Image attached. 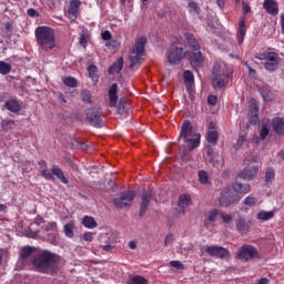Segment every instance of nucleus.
I'll return each instance as SVG.
<instances>
[{
    "label": "nucleus",
    "instance_id": "nucleus-24",
    "mask_svg": "<svg viewBox=\"0 0 284 284\" xmlns=\"http://www.w3.org/2000/svg\"><path fill=\"white\" fill-rule=\"evenodd\" d=\"M273 131L276 134H284V120L283 118H274L271 122Z\"/></svg>",
    "mask_w": 284,
    "mask_h": 284
},
{
    "label": "nucleus",
    "instance_id": "nucleus-8",
    "mask_svg": "<svg viewBox=\"0 0 284 284\" xmlns=\"http://www.w3.org/2000/svg\"><path fill=\"white\" fill-rule=\"evenodd\" d=\"M237 258L242 263H250V261H254V258H258V250L255 246L250 244H244L237 251Z\"/></svg>",
    "mask_w": 284,
    "mask_h": 284
},
{
    "label": "nucleus",
    "instance_id": "nucleus-30",
    "mask_svg": "<svg viewBox=\"0 0 284 284\" xmlns=\"http://www.w3.org/2000/svg\"><path fill=\"white\" fill-rule=\"evenodd\" d=\"M185 39L189 43V45L196 52L197 50H201V45L199 44V41H196V38H194V34L192 33H186Z\"/></svg>",
    "mask_w": 284,
    "mask_h": 284
},
{
    "label": "nucleus",
    "instance_id": "nucleus-38",
    "mask_svg": "<svg viewBox=\"0 0 284 284\" xmlns=\"http://www.w3.org/2000/svg\"><path fill=\"white\" fill-rule=\"evenodd\" d=\"M243 203L246 207H254L258 203V197L251 194L244 199Z\"/></svg>",
    "mask_w": 284,
    "mask_h": 284
},
{
    "label": "nucleus",
    "instance_id": "nucleus-45",
    "mask_svg": "<svg viewBox=\"0 0 284 284\" xmlns=\"http://www.w3.org/2000/svg\"><path fill=\"white\" fill-rule=\"evenodd\" d=\"M80 97L84 103H92V93H90V91L83 90Z\"/></svg>",
    "mask_w": 284,
    "mask_h": 284
},
{
    "label": "nucleus",
    "instance_id": "nucleus-52",
    "mask_svg": "<svg viewBox=\"0 0 284 284\" xmlns=\"http://www.w3.org/2000/svg\"><path fill=\"white\" fill-rule=\"evenodd\" d=\"M80 45L85 47L88 44V34L81 33L79 38Z\"/></svg>",
    "mask_w": 284,
    "mask_h": 284
},
{
    "label": "nucleus",
    "instance_id": "nucleus-64",
    "mask_svg": "<svg viewBox=\"0 0 284 284\" xmlns=\"http://www.w3.org/2000/svg\"><path fill=\"white\" fill-rule=\"evenodd\" d=\"M129 247H130V250H134L136 247V242L130 241L129 242Z\"/></svg>",
    "mask_w": 284,
    "mask_h": 284
},
{
    "label": "nucleus",
    "instance_id": "nucleus-58",
    "mask_svg": "<svg viewBox=\"0 0 284 284\" xmlns=\"http://www.w3.org/2000/svg\"><path fill=\"white\" fill-rule=\"evenodd\" d=\"M83 239H84V241H87L88 243H92L94 236L92 235V233L85 232V233L83 234Z\"/></svg>",
    "mask_w": 284,
    "mask_h": 284
},
{
    "label": "nucleus",
    "instance_id": "nucleus-54",
    "mask_svg": "<svg viewBox=\"0 0 284 284\" xmlns=\"http://www.w3.org/2000/svg\"><path fill=\"white\" fill-rule=\"evenodd\" d=\"M101 39H102L103 41H110V39H112V33H111L109 30L103 31V32L101 33Z\"/></svg>",
    "mask_w": 284,
    "mask_h": 284
},
{
    "label": "nucleus",
    "instance_id": "nucleus-63",
    "mask_svg": "<svg viewBox=\"0 0 284 284\" xmlns=\"http://www.w3.org/2000/svg\"><path fill=\"white\" fill-rule=\"evenodd\" d=\"M280 23H281L282 34H284V13L281 14Z\"/></svg>",
    "mask_w": 284,
    "mask_h": 284
},
{
    "label": "nucleus",
    "instance_id": "nucleus-40",
    "mask_svg": "<svg viewBox=\"0 0 284 284\" xmlns=\"http://www.w3.org/2000/svg\"><path fill=\"white\" fill-rule=\"evenodd\" d=\"M63 83L67 85V88H78L79 85V81L73 77L64 78Z\"/></svg>",
    "mask_w": 284,
    "mask_h": 284
},
{
    "label": "nucleus",
    "instance_id": "nucleus-34",
    "mask_svg": "<svg viewBox=\"0 0 284 284\" xmlns=\"http://www.w3.org/2000/svg\"><path fill=\"white\" fill-rule=\"evenodd\" d=\"M42 229L44 230V232H50L52 236H54L58 233L57 222H44Z\"/></svg>",
    "mask_w": 284,
    "mask_h": 284
},
{
    "label": "nucleus",
    "instance_id": "nucleus-41",
    "mask_svg": "<svg viewBox=\"0 0 284 284\" xmlns=\"http://www.w3.org/2000/svg\"><path fill=\"white\" fill-rule=\"evenodd\" d=\"M189 12L191 14H201V7H199V3L191 1L189 2Z\"/></svg>",
    "mask_w": 284,
    "mask_h": 284
},
{
    "label": "nucleus",
    "instance_id": "nucleus-16",
    "mask_svg": "<svg viewBox=\"0 0 284 284\" xmlns=\"http://www.w3.org/2000/svg\"><path fill=\"white\" fill-rule=\"evenodd\" d=\"M232 190L235 191L236 194H250L251 192V186L250 183H242L239 180H235L232 182Z\"/></svg>",
    "mask_w": 284,
    "mask_h": 284
},
{
    "label": "nucleus",
    "instance_id": "nucleus-53",
    "mask_svg": "<svg viewBox=\"0 0 284 284\" xmlns=\"http://www.w3.org/2000/svg\"><path fill=\"white\" fill-rule=\"evenodd\" d=\"M219 103V98L216 95H209L207 97V104L209 105H216Z\"/></svg>",
    "mask_w": 284,
    "mask_h": 284
},
{
    "label": "nucleus",
    "instance_id": "nucleus-19",
    "mask_svg": "<svg viewBox=\"0 0 284 284\" xmlns=\"http://www.w3.org/2000/svg\"><path fill=\"white\" fill-rule=\"evenodd\" d=\"M119 85L113 83L109 89V105L110 108H116V102L119 101L118 94Z\"/></svg>",
    "mask_w": 284,
    "mask_h": 284
},
{
    "label": "nucleus",
    "instance_id": "nucleus-48",
    "mask_svg": "<svg viewBox=\"0 0 284 284\" xmlns=\"http://www.w3.org/2000/svg\"><path fill=\"white\" fill-rule=\"evenodd\" d=\"M131 284H148V280L143 276L136 275L131 278Z\"/></svg>",
    "mask_w": 284,
    "mask_h": 284
},
{
    "label": "nucleus",
    "instance_id": "nucleus-15",
    "mask_svg": "<svg viewBox=\"0 0 284 284\" xmlns=\"http://www.w3.org/2000/svg\"><path fill=\"white\" fill-rule=\"evenodd\" d=\"M227 192H230V189H226L225 193H221L220 205H222V207H230L232 203H236L241 200L239 196L230 195Z\"/></svg>",
    "mask_w": 284,
    "mask_h": 284
},
{
    "label": "nucleus",
    "instance_id": "nucleus-61",
    "mask_svg": "<svg viewBox=\"0 0 284 284\" xmlns=\"http://www.w3.org/2000/svg\"><path fill=\"white\" fill-rule=\"evenodd\" d=\"M101 248L104 252H112V250H114V246L112 244H105V245H102Z\"/></svg>",
    "mask_w": 284,
    "mask_h": 284
},
{
    "label": "nucleus",
    "instance_id": "nucleus-12",
    "mask_svg": "<svg viewBox=\"0 0 284 284\" xmlns=\"http://www.w3.org/2000/svg\"><path fill=\"white\" fill-rule=\"evenodd\" d=\"M205 252L214 258H230V252L223 246H206Z\"/></svg>",
    "mask_w": 284,
    "mask_h": 284
},
{
    "label": "nucleus",
    "instance_id": "nucleus-32",
    "mask_svg": "<svg viewBox=\"0 0 284 284\" xmlns=\"http://www.w3.org/2000/svg\"><path fill=\"white\" fill-rule=\"evenodd\" d=\"M248 116H258V102L255 99H251L250 101Z\"/></svg>",
    "mask_w": 284,
    "mask_h": 284
},
{
    "label": "nucleus",
    "instance_id": "nucleus-60",
    "mask_svg": "<svg viewBox=\"0 0 284 284\" xmlns=\"http://www.w3.org/2000/svg\"><path fill=\"white\" fill-rule=\"evenodd\" d=\"M36 225H45V220L42 216H37L34 220Z\"/></svg>",
    "mask_w": 284,
    "mask_h": 284
},
{
    "label": "nucleus",
    "instance_id": "nucleus-21",
    "mask_svg": "<svg viewBox=\"0 0 284 284\" xmlns=\"http://www.w3.org/2000/svg\"><path fill=\"white\" fill-rule=\"evenodd\" d=\"M190 63L193 67L203 68V64L205 63V58H203V53L201 51H194L191 54Z\"/></svg>",
    "mask_w": 284,
    "mask_h": 284
},
{
    "label": "nucleus",
    "instance_id": "nucleus-3",
    "mask_svg": "<svg viewBox=\"0 0 284 284\" xmlns=\"http://www.w3.org/2000/svg\"><path fill=\"white\" fill-rule=\"evenodd\" d=\"M234 71L227 65L215 62L212 68V88L215 90H224L227 85V79H232Z\"/></svg>",
    "mask_w": 284,
    "mask_h": 284
},
{
    "label": "nucleus",
    "instance_id": "nucleus-56",
    "mask_svg": "<svg viewBox=\"0 0 284 284\" xmlns=\"http://www.w3.org/2000/svg\"><path fill=\"white\" fill-rule=\"evenodd\" d=\"M242 7H243L244 14H250V12H252V8L250 7V3L243 1Z\"/></svg>",
    "mask_w": 284,
    "mask_h": 284
},
{
    "label": "nucleus",
    "instance_id": "nucleus-20",
    "mask_svg": "<svg viewBox=\"0 0 284 284\" xmlns=\"http://www.w3.org/2000/svg\"><path fill=\"white\" fill-rule=\"evenodd\" d=\"M263 8L266 10L267 14H272L273 17L278 14V2L275 0H264Z\"/></svg>",
    "mask_w": 284,
    "mask_h": 284
},
{
    "label": "nucleus",
    "instance_id": "nucleus-1",
    "mask_svg": "<svg viewBox=\"0 0 284 284\" xmlns=\"http://www.w3.org/2000/svg\"><path fill=\"white\" fill-rule=\"evenodd\" d=\"M31 265L40 274H54L59 270V255L42 250L32 257Z\"/></svg>",
    "mask_w": 284,
    "mask_h": 284
},
{
    "label": "nucleus",
    "instance_id": "nucleus-36",
    "mask_svg": "<svg viewBox=\"0 0 284 284\" xmlns=\"http://www.w3.org/2000/svg\"><path fill=\"white\" fill-rule=\"evenodd\" d=\"M197 176L201 185H211L210 175L204 170L199 171Z\"/></svg>",
    "mask_w": 284,
    "mask_h": 284
},
{
    "label": "nucleus",
    "instance_id": "nucleus-22",
    "mask_svg": "<svg viewBox=\"0 0 284 284\" xmlns=\"http://www.w3.org/2000/svg\"><path fill=\"white\" fill-rule=\"evenodd\" d=\"M190 203H192V197L187 194L180 195L179 199V207H180V214H185V210H187Z\"/></svg>",
    "mask_w": 284,
    "mask_h": 284
},
{
    "label": "nucleus",
    "instance_id": "nucleus-26",
    "mask_svg": "<svg viewBox=\"0 0 284 284\" xmlns=\"http://www.w3.org/2000/svg\"><path fill=\"white\" fill-rule=\"evenodd\" d=\"M236 230L240 232V234H247L250 232V225H247V222L243 217H239L235 221Z\"/></svg>",
    "mask_w": 284,
    "mask_h": 284
},
{
    "label": "nucleus",
    "instance_id": "nucleus-7",
    "mask_svg": "<svg viewBox=\"0 0 284 284\" xmlns=\"http://www.w3.org/2000/svg\"><path fill=\"white\" fill-rule=\"evenodd\" d=\"M258 61H264L263 65L267 72H276L281 63V57L274 51L261 53L260 57H256Z\"/></svg>",
    "mask_w": 284,
    "mask_h": 284
},
{
    "label": "nucleus",
    "instance_id": "nucleus-57",
    "mask_svg": "<svg viewBox=\"0 0 284 284\" xmlns=\"http://www.w3.org/2000/svg\"><path fill=\"white\" fill-rule=\"evenodd\" d=\"M248 123H250V125H257L258 115H250Z\"/></svg>",
    "mask_w": 284,
    "mask_h": 284
},
{
    "label": "nucleus",
    "instance_id": "nucleus-49",
    "mask_svg": "<svg viewBox=\"0 0 284 284\" xmlns=\"http://www.w3.org/2000/svg\"><path fill=\"white\" fill-rule=\"evenodd\" d=\"M42 176L43 179H47V181H54L52 172H50L48 169H42Z\"/></svg>",
    "mask_w": 284,
    "mask_h": 284
},
{
    "label": "nucleus",
    "instance_id": "nucleus-51",
    "mask_svg": "<svg viewBox=\"0 0 284 284\" xmlns=\"http://www.w3.org/2000/svg\"><path fill=\"white\" fill-rule=\"evenodd\" d=\"M221 219H222L223 223H232L234 217L230 214H225L224 212H222Z\"/></svg>",
    "mask_w": 284,
    "mask_h": 284
},
{
    "label": "nucleus",
    "instance_id": "nucleus-59",
    "mask_svg": "<svg viewBox=\"0 0 284 284\" xmlns=\"http://www.w3.org/2000/svg\"><path fill=\"white\" fill-rule=\"evenodd\" d=\"M27 14H29V17H39L38 10L32 8L27 10Z\"/></svg>",
    "mask_w": 284,
    "mask_h": 284
},
{
    "label": "nucleus",
    "instance_id": "nucleus-11",
    "mask_svg": "<svg viewBox=\"0 0 284 284\" xmlns=\"http://www.w3.org/2000/svg\"><path fill=\"white\" fill-rule=\"evenodd\" d=\"M205 159L207 163L213 165V168H216V170H221V168H223V160L219 158V153L214 151L213 145L207 146Z\"/></svg>",
    "mask_w": 284,
    "mask_h": 284
},
{
    "label": "nucleus",
    "instance_id": "nucleus-37",
    "mask_svg": "<svg viewBox=\"0 0 284 284\" xmlns=\"http://www.w3.org/2000/svg\"><path fill=\"white\" fill-rule=\"evenodd\" d=\"M12 72V64L0 61V74L6 75Z\"/></svg>",
    "mask_w": 284,
    "mask_h": 284
},
{
    "label": "nucleus",
    "instance_id": "nucleus-55",
    "mask_svg": "<svg viewBox=\"0 0 284 284\" xmlns=\"http://www.w3.org/2000/svg\"><path fill=\"white\" fill-rule=\"evenodd\" d=\"M171 267H174L175 270H183V264L181 261H171Z\"/></svg>",
    "mask_w": 284,
    "mask_h": 284
},
{
    "label": "nucleus",
    "instance_id": "nucleus-13",
    "mask_svg": "<svg viewBox=\"0 0 284 284\" xmlns=\"http://www.w3.org/2000/svg\"><path fill=\"white\" fill-rule=\"evenodd\" d=\"M87 121L92 125V128H103V119L99 111L90 110L87 112Z\"/></svg>",
    "mask_w": 284,
    "mask_h": 284
},
{
    "label": "nucleus",
    "instance_id": "nucleus-35",
    "mask_svg": "<svg viewBox=\"0 0 284 284\" xmlns=\"http://www.w3.org/2000/svg\"><path fill=\"white\" fill-rule=\"evenodd\" d=\"M63 232L68 239H74V221L69 222L63 226Z\"/></svg>",
    "mask_w": 284,
    "mask_h": 284
},
{
    "label": "nucleus",
    "instance_id": "nucleus-42",
    "mask_svg": "<svg viewBox=\"0 0 284 284\" xmlns=\"http://www.w3.org/2000/svg\"><path fill=\"white\" fill-rule=\"evenodd\" d=\"M222 211L219 209H213L209 212V217L207 220L210 221V223H214V221H216V217L221 216Z\"/></svg>",
    "mask_w": 284,
    "mask_h": 284
},
{
    "label": "nucleus",
    "instance_id": "nucleus-46",
    "mask_svg": "<svg viewBox=\"0 0 284 284\" xmlns=\"http://www.w3.org/2000/svg\"><path fill=\"white\" fill-rule=\"evenodd\" d=\"M32 254L31 246H24L20 251V258H28Z\"/></svg>",
    "mask_w": 284,
    "mask_h": 284
},
{
    "label": "nucleus",
    "instance_id": "nucleus-5",
    "mask_svg": "<svg viewBox=\"0 0 284 284\" xmlns=\"http://www.w3.org/2000/svg\"><path fill=\"white\" fill-rule=\"evenodd\" d=\"M145 43H148V38L142 36L135 40V44L130 51L129 59L131 61V68L134 70L141 65V60L145 55Z\"/></svg>",
    "mask_w": 284,
    "mask_h": 284
},
{
    "label": "nucleus",
    "instance_id": "nucleus-31",
    "mask_svg": "<svg viewBox=\"0 0 284 284\" xmlns=\"http://www.w3.org/2000/svg\"><path fill=\"white\" fill-rule=\"evenodd\" d=\"M89 77L93 83H99V68L94 64L89 65L88 68Z\"/></svg>",
    "mask_w": 284,
    "mask_h": 284
},
{
    "label": "nucleus",
    "instance_id": "nucleus-25",
    "mask_svg": "<svg viewBox=\"0 0 284 284\" xmlns=\"http://www.w3.org/2000/svg\"><path fill=\"white\" fill-rule=\"evenodd\" d=\"M123 57L118 58V60L109 68V74H119L123 70Z\"/></svg>",
    "mask_w": 284,
    "mask_h": 284
},
{
    "label": "nucleus",
    "instance_id": "nucleus-27",
    "mask_svg": "<svg viewBox=\"0 0 284 284\" xmlns=\"http://www.w3.org/2000/svg\"><path fill=\"white\" fill-rule=\"evenodd\" d=\"M82 225L87 227V230H94V227H98L99 224L97 223V220H94V217L85 215L82 219Z\"/></svg>",
    "mask_w": 284,
    "mask_h": 284
},
{
    "label": "nucleus",
    "instance_id": "nucleus-2",
    "mask_svg": "<svg viewBox=\"0 0 284 284\" xmlns=\"http://www.w3.org/2000/svg\"><path fill=\"white\" fill-rule=\"evenodd\" d=\"M37 43L42 52H50L57 48V38L54 36V29L41 26L34 30Z\"/></svg>",
    "mask_w": 284,
    "mask_h": 284
},
{
    "label": "nucleus",
    "instance_id": "nucleus-29",
    "mask_svg": "<svg viewBox=\"0 0 284 284\" xmlns=\"http://www.w3.org/2000/svg\"><path fill=\"white\" fill-rule=\"evenodd\" d=\"M79 8H81V0H71L68 12L72 17H77L79 14Z\"/></svg>",
    "mask_w": 284,
    "mask_h": 284
},
{
    "label": "nucleus",
    "instance_id": "nucleus-44",
    "mask_svg": "<svg viewBox=\"0 0 284 284\" xmlns=\"http://www.w3.org/2000/svg\"><path fill=\"white\" fill-rule=\"evenodd\" d=\"M270 135V128L267 124L262 125L261 131H260V141H265L267 136Z\"/></svg>",
    "mask_w": 284,
    "mask_h": 284
},
{
    "label": "nucleus",
    "instance_id": "nucleus-28",
    "mask_svg": "<svg viewBox=\"0 0 284 284\" xmlns=\"http://www.w3.org/2000/svg\"><path fill=\"white\" fill-rule=\"evenodd\" d=\"M51 172L53 176H57L64 185H68V178L63 174V171L59 166H52Z\"/></svg>",
    "mask_w": 284,
    "mask_h": 284
},
{
    "label": "nucleus",
    "instance_id": "nucleus-9",
    "mask_svg": "<svg viewBox=\"0 0 284 284\" xmlns=\"http://www.w3.org/2000/svg\"><path fill=\"white\" fill-rule=\"evenodd\" d=\"M184 57L185 49L181 47V44L173 43L166 52V58L171 65H176V63H181Z\"/></svg>",
    "mask_w": 284,
    "mask_h": 284
},
{
    "label": "nucleus",
    "instance_id": "nucleus-10",
    "mask_svg": "<svg viewBox=\"0 0 284 284\" xmlns=\"http://www.w3.org/2000/svg\"><path fill=\"white\" fill-rule=\"evenodd\" d=\"M134 196H136L134 192L124 191L113 201V203L115 207H119V210H125V207H132V203H134Z\"/></svg>",
    "mask_w": 284,
    "mask_h": 284
},
{
    "label": "nucleus",
    "instance_id": "nucleus-14",
    "mask_svg": "<svg viewBox=\"0 0 284 284\" xmlns=\"http://www.w3.org/2000/svg\"><path fill=\"white\" fill-rule=\"evenodd\" d=\"M150 201H152V190L144 191L142 193L140 216H145V213L148 212V209L150 207Z\"/></svg>",
    "mask_w": 284,
    "mask_h": 284
},
{
    "label": "nucleus",
    "instance_id": "nucleus-4",
    "mask_svg": "<svg viewBox=\"0 0 284 284\" xmlns=\"http://www.w3.org/2000/svg\"><path fill=\"white\" fill-rule=\"evenodd\" d=\"M256 163H258V155L254 154L245 158V168L239 173L240 179H243V181H253V179H256L258 170H261V166Z\"/></svg>",
    "mask_w": 284,
    "mask_h": 284
},
{
    "label": "nucleus",
    "instance_id": "nucleus-39",
    "mask_svg": "<svg viewBox=\"0 0 284 284\" xmlns=\"http://www.w3.org/2000/svg\"><path fill=\"white\" fill-rule=\"evenodd\" d=\"M1 128H2L3 132H10V130H12V128H14V121H12L10 119L2 120Z\"/></svg>",
    "mask_w": 284,
    "mask_h": 284
},
{
    "label": "nucleus",
    "instance_id": "nucleus-23",
    "mask_svg": "<svg viewBox=\"0 0 284 284\" xmlns=\"http://www.w3.org/2000/svg\"><path fill=\"white\" fill-rule=\"evenodd\" d=\"M276 181V170L274 168L268 166L264 173V183L265 185H272Z\"/></svg>",
    "mask_w": 284,
    "mask_h": 284
},
{
    "label": "nucleus",
    "instance_id": "nucleus-50",
    "mask_svg": "<svg viewBox=\"0 0 284 284\" xmlns=\"http://www.w3.org/2000/svg\"><path fill=\"white\" fill-rule=\"evenodd\" d=\"M174 243V235L168 234L164 239V247H168V245H172Z\"/></svg>",
    "mask_w": 284,
    "mask_h": 284
},
{
    "label": "nucleus",
    "instance_id": "nucleus-47",
    "mask_svg": "<svg viewBox=\"0 0 284 284\" xmlns=\"http://www.w3.org/2000/svg\"><path fill=\"white\" fill-rule=\"evenodd\" d=\"M183 78H184V81H186V83H194V74L192 73V71L190 70L184 71Z\"/></svg>",
    "mask_w": 284,
    "mask_h": 284
},
{
    "label": "nucleus",
    "instance_id": "nucleus-33",
    "mask_svg": "<svg viewBox=\"0 0 284 284\" xmlns=\"http://www.w3.org/2000/svg\"><path fill=\"white\" fill-rule=\"evenodd\" d=\"M256 219L257 221H270L274 219V211H260Z\"/></svg>",
    "mask_w": 284,
    "mask_h": 284
},
{
    "label": "nucleus",
    "instance_id": "nucleus-17",
    "mask_svg": "<svg viewBox=\"0 0 284 284\" xmlns=\"http://www.w3.org/2000/svg\"><path fill=\"white\" fill-rule=\"evenodd\" d=\"M22 102L17 99H9L4 102L6 110L12 112L13 114H19L21 112Z\"/></svg>",
    "mask_w": 284,
    "mask_h": 284
},
{
    "label": "nucleus",
    "instance_id": "nucleus-18",
    "mask_svg": "<svg viewBox=\"0 0 284 284\" xmlns=\"http://www.w3.org/2000/svg\"><path fill=\"white\" fill-rule=\"evenodd\" d=\"M246 18L242 17L239 22V29H237V43L240 45H243V41H245V36L247 34V29L245 28Z\"/></svg>",
    "mask_w": 284,
    "mask_h": 284
},
{
    "label": "nucleus",
    "instance_id": "nucleus-6",
    "mask_svg": "<svg viewBox=\"0 0 284 284\" xmlns=\"http://www.w3.org/2000/svg\"><path fill=\"white\" fill-rule=\"evenodd\" d=\"M179 139L184 143H201V133L194 131L192 122L186 120L181 126Z\"/></svg>",
    "mask_w": 284,
    "mask_h": 284
},
{
    "label": "nucleus",
    "instance_id": "nucleus-62",
    "mask_svg": "<svg viewBox=\"0 0 284 284\" xmlns=\"http://www.w3.org/2000/svg\"><path fill=\"white\" fill-rule=\"evenodd\" d=\"M26 236H28V239H37L38 234L37 232L27 231Z\"/></svg>",
    "mask_w": 284,
    "mask_h": 284
},
{
    "label": "nucleus",
    "instance_id": "nucleus-43",
    "mask_svg": "<svg viewBox=\"0 0 284 284\" xmlns=\"http://www.w3.org/2000/svg\"><path fill=\"white\" fill-rule=\"evenodd\" d=\"M206 139L209 143H216V141H219V132L215 130L209 131Z\"/></svg>",
    "mask_w": 284,
    "mask_h": 284
}]
</instances>
